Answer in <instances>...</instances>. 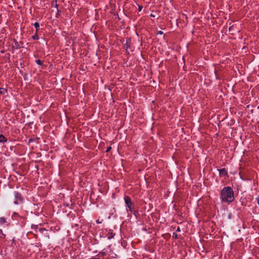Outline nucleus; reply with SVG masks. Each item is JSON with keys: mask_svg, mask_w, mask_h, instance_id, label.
<instances>
[{"mask_svg": "<svg viewBox=\"0 0 259 259\" xmlns=\"http://www.w3.org/2000/svg\"><path fill=\"white\" fill-rule=\"evenodd\" d=\"M221 200L223 202H232L234 200V192L230 187H224L221 191Z\"/></svg>", "mask_w": 259, "mask_h": 259, "instance_id": "f257e3e1", "label": "nucleus"}, {"mask_svg": "<svg viewBox=\"0 0 259 259\" xmlns=\"http://www.w3.org/2000/svg\"><path fill=\"white\" fill-rule=\"evenodd\" d=\"M125 203L126 205V210L127 211H132L133 210V208L132 207L133 202L131 201V198L128 196H125L124 198Z\"/></svg>", "mask_w": 259, "mask_h": 259, "instance_id": "f03ea898", "label": "nucleus"}, {"mask_svg": "<svg viewBox=\"0 0 259 259\" xmlns=\"http://www.w3.org/2000/svg\"><path fill=\"white\" fill-rule=\"evenodd\" d=\"M15 196L16 199V200L14 201L15 204H18L19 203V202L22 201V198L20 194H19L18 193H16L15 194Z\"/></svg>", "mask_w": 259, "mask_h": 259, "instance_id": "7ed1b4c3", "label": "nucleus"}, {"mask_svg": "<svg viewBox=\"0 0 259 259\" xmlns=\"http://www.w3.org/2000/svg\"><path fill=\"white\" fill-rule=\"evenodd\" d=\"M219 170L220 175L221 176H227V171H226V170L225 168L220 169H219Z\"/></svg>", "mask_w": 259, "mask_h": 259, "instance_id": "20e7f679", "label": "nucleus"}, {"mask_svg": "<svg viewBox=\"0 0 259 259\" xmlns=\"http://www.w3.org/2000/svg\"><path fill=\"white\" fill-rule=\"evenodd\" d=\"M7 142V139L3 135H0V143H5Z\"/></svg>", "mask_w": 259, "mask_h": 259, "instance_id": "39448f33", "label": "nucleus"}, {"mask_svg": "<svg viewBox=\"0 0 259 259\" xmlns=\"http://www.w3.org/2000/svg\"><path fill=\"white\" fill-rule=\"evenodd\" d=\"M7 92V89L3 88H0V94H4Z\"/></svg>", "mask_w": 259, "mask_h": 259, "instance_id": "423d86ee", "label": "nucleus"}, {"mask_svg": "<svg viewBox=\"0 0 259 259\" xmlns=\"http://www.w3.org/2000/svg\"><path fill=\"white\" fill-rule=\"evenodd\" d=\"M34 27H35L36 29V32H37V31H38V28L39 26V24L38 22H35L34 24Z\"/></svg>", "mask_w": 259, "mask_h": 259, "instance_id": "0eeeda50", "label": "nucleus"}, {"mask_svg": "<svg viewBox=\"0 0 259 259\" xmlns=\"http://www.w3.org/2000/svg\"><path fill=\"white\" fill-rule=\"evenodd\" d=\"M6 222V219L4 217L0 218V223H5Z\"/></svg>", "mask_w": 259, "mask_h": 259, "instance_id": "6e6552de", "label": "nucleus"}, {"mask_svg": "<svg viewBox=\"0 0 259 259\" xmlns=\"http://www.w3.org/2000/svg\"><path fill=\"white\" fill-rule=\"evenodd\" d=\"M0 237L4 238L5 237V235L3 234V231L0 229Z\"/></svg>", "mask_w": 259, "mask_h": 259, "instance_id": "1a4fd4ad", "label": "nucleus"}, {"mask_svg": "<svg viewBox=\"0 0 259 259\" xmlns=\"http://www.w3.org/2000/svg\"><path fill=\"white\" fill-rule=\"evenodd\" d=\"M36 63L39 65H42L43 64L42 61L40 60H36Z\"/></svg>", "mask_w": 259, "mask_h": 259, "instance_id": "9d476101", "label": "nucleus"}, {"mask_svg": "<svg viewBox=\"0 0 259 259\" xmlns=\"http://www.w3.org/2000/svg\"><path fill=\"white\" fill-rule=\"evenodd\" d=\"M32 38L33 39H38V36L36 32L35 34H34L33 36H32Z\"/></svg>", "mask_w": 259, "mask_h": 259, "instance_id": "9b49d317", "label": "nucleus"}, {"mask_svg": "<svg viewBox=\"0 0 259 259\" xmlns=\"http://www.w3.org/2000/svg\"><path fill=\"white\" fill-rule=\"evenodd\" d=\"M138 7H139V11H141L142 10V8H143V7L142 6H140V5H139Z\"/></svg>", "mask_w": 259, "mask_h": 259, "instance_id": "f8f14e48", "label": "nucleus"}, {"mask_svg": "<svg viewBox=\"0 0 259 259\" xmlns=\"http://www.w3.org/2000/svg\"><path fill=\"white\" fill-rule=\"evenodd\" d=\"M111 149V147H109L107 150H106V152H108L110 149Z\"/></svg>", "mask_w": 259, "mask_h": 259, "instance_id": "ddd939ff", "label": "nucleus"}, {"mask_svg": "<svg viewBox=\"0 0 259 259\" xmlns=\"http://www.w3.org/2000/svg\"><path fill=\"white\" fill-rule=\"evenodd\" d=\"M173 236L175 237V238L177 237V234L176 233H174Z\"/></svg>", "mask_w": 259, "mask_h": 259, "instance_id": "4468645a", "label": "nucleus"}, {"mask_svg": "<svg viewBox=\"0 0 259 259\" xmlns=\"http://www.w3.org/2000/svg\"><path fill=\"white\" fill-rule=\"evenodd\" d=\"M257 202H258V204L259 205V196H258V197L257 198Z\"/></svg>", "mask_w": 259, "mask_h": 259, "instance_id": "2eb2a0df", "label": "nucleus"}, {"mask_svg": "<svg viewBox=\"0 0 259 259\" xmlns=\"http://www.w3.org/2000/svg\"><path fill=\"white\" fill-rule=\"evenodd\" d=\"M101 253H102V255H104L105 254V252H102Z\"/></svg>", "mask_w": 259, "mask_h": 259, "instance_id": "dca6fc26", "label": "nucleus"}, {"mask_svg": "<svg viewBox=\"0 0 259 259\" xmlns=\"http://www.w3.org/2000/svg\"><path fill=\"white\" fill-rule=\"evenodd\" d=\"M57 2V0H54V1H53V3H56Z\"/></svg>", "mask_w": 259, "mask_h": 259, "instance_id": "f3484780", "label": "nucleus"}, {"mask_svg": "<svg viewBox=\"0 0 259 259\" xmlns=\"http://www.w3.org/2000/svg\"><path fill=\"white\" fill-rule=\"evenodd\" d=\"M57 2V0H54V1H53V3H56Z\"/></svg>", "mask_w": 259, "mask_h": 259, "instance_id": "a211bd4d", "label": "nucleus"}, {"mask_svg": "<svg viewBox=\"0 0 259 259\" xmlns=\"http://www.w3.org/2000/svg\"><path fill=\"white\" fill-rule=\"evenodd\" d=\"M57 2V0H54V1H53V3H56Z\"/></svg>", "mask_w": 259, "mask_h": 259, "instance_id": "6ab92c4d", "label": "nucleus"}, {"mask_svg": "<svg viewBox=\"0 0 259 259\" xmlns=\"http://www.w3.org/2000/svg\"><path fill=\"white\" fill-rule=\"evenodd\" d=\"M97 222L98 223H101V222H100V221H97Z\"/></svg>", "mask_w": 259, "mask_h": 259, "instance_id": "aec40b11", "label": "nucleus"}, {"mask_svg": "<svg viewBox=\"0 0 259 259\" xmlns=\"http://www.w3.org/2000/svg\"><path fill=\"white\" fill-rule=\"evenodd\" d=\"M159 33L160 34H162V31H160L159 32Z\"/></svg>", "mask_w": 259, "mask_h": 259, "instance_id": "412c9836", "label": "nucleus"}, {"mask_svg": "<svg viewBox=\"0 0 259 259\" xmlns=\"http://www.w3.org/2000/svg\"><path fill=\"white\" fill-rule=\"evenodd\" d=\"M57 6H58V5L56 4H55V7H57Z\"/></svg>", "mask_w": 259, "mask_h": 259, "instance_id": "4be33fe9", "label": "nucleus"}, {"mask_svg": "<svg viewBox=\"0 0 259 259\" xmlns=\"http://www.w3.org/2000/svg\"><path fill=\"white\" fill-rule=\"evenodd\" d=\"M177 231H180V228H178Z\"/></svg>", "mask_w": 259, "mask_h": 259, "instance_id": "5701e85b", "label": "nucleus"}]
</instances>
